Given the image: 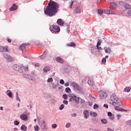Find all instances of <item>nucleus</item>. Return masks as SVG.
Listing matches in <instances>:
<instances>
[{
	"label": "nucleus",
	"instance_id": "1",
	"mask_svg": "<svg viewBox=\"0 0 131 131\" xmlns=\"http://www.w3.org/2000/svg\"><path fill=\"white\" fill-rule=\"evenodd\" d=\"M58 9H59V4L50 0L48 6L46 7L45 14L48 15L50 17H52V16H54L58 12Z\"/></svg>",
	"mask_w": 131,
	"mask_h": 131
},
{
	"label": "nucleus",
	"instance_id": "2",
	"mask_svg": "<svg viewBox=\"0 0 131 131\" xmlns=\"http://www.w3.org/2000/svg\"><path fill=\"white\" fill-rule=\"evenodd\" d=\"M120 102H121V100L118 98L115 94H112L110 99L108 101L109 104L116 107L115 109L117 111H121V112H127V110H124L119 107L120 105Z\"/></svg>",
	"mask_w": 131,
	"mask_h": 131
},
{
	"label": "nucleus",
	"instance_id": "3",
	"mask_svg": "<svg viewBox=\"0 0 131 131\" xmlns=\"http://www.w3.org/2000/svg\"><path fill=\"white\" fill-rule=\"evenodd\" d=\"M50 30L52 33H59V32L60 30V27H59L58 25H53L50 26Z\"/></svg>",
	"mask_w": 131,
	"mask_h": 131
},
{
	"label": "nucleus",
	"instance_id": "4",
	"mask_svg": "<svg viewBox=\"0 0 131 131\" xmlns=\"http://www.w3.org/2000/svg\"><path fill=\"white\" fill-rule=\"evenodd\" d=\"M69 98H70L69 101L70 102H75V103H77L78 104L79 103V97L73 95V94H69Z\"/></svg>",
	"mask_w": 131,
	"mask_h": 131
},
{
	"label": "nucleus",
	"instance_id": "5",
	"mask_svg": "<svg viewBox=\"0 0 131 131\" xmlns=\"http://www.w3.org/2000/svg\"><path fill=\"white\" fill-rule=\"evenodd\" d=\"M71 85L73 88V89L75 91H79L80 90V86L78 85V84L75 83V82H73L71 84Z\"/></svg>",
	"mask_w": 131,
	"mask_h": 131
},
{
	"label": "nucleus",
	"instance_id": "6",
	"mask_svg": "<svg viewBox=\"0 0 131 131\" xmlns=\"http://www.w3.org/2000/svg\"><path fill=\"white\" fill-rule=\"evenodd\" d=\"M3 56H4V58H5V59H7L8 62H12L13 57H12V56L7 54H4Z\"/></svg>",
	"mask_w": 131,
	"mask_h": 131
},
{
	"label": "nucleus",
	"instance_id": "7",
	"mask_svg": "<svg viewBox=\"0 0 131 131\" xmlns=\"http://www.w3.org/2000/svg\"><path fill=\"white\" fill-rule=\"evenodd\" d=\"M9 51V47L8 46H0V52L3 53L4 52H8Z\"/></svg>",
	"mask_w": 131,
	"mask_h": 131
},
{
	"label": "nucleus",
	"instance_id": "8",
	"mask_svg": "<svg viewBox=\"0 0 131 131\" xmlns=\"http://www.w3.org/2000/svg\"><path fill=\"white\" fill-rule=\"evenodd\" d=\"M108 95L107 94V93L105 92H102V93H100L99 95L100 99H105L107 98V96Z\"/></svg>",
	"mask_w": 131,
	"mask_h": 131
},
{
	"label": "nucleus",
	"instance_id": "9",
	"mask_svg": "<svg viewBox=\"0 0 131 131\" xmlns=\"http://www.w3.org/2000/svg\"><path fill=\"white\" fill-rule=\"evenodd\" d=\"M64 23H65V22L61 18H59L57 20V24L60 26H63V25H64Z\"/></svg>",
	"mask_w": 131,
	"mask_h": 131
},
{
	"label": "nucleus",
	"instance_id": "10",
	"mask_svg": "<svg viewBox=\"0 0 131 131\" xmlns=\"http://www.w3.org/2000/svg\"><path fill=\"white\" fill-rule=\"evenodd\" d=\"M104 13L107 15H115V12L109 9L104 10Z\"/></svg>",
	"mask_w": 131,
	"mask_h": 131
},
{
	"label": "nucleus",
	"instance_id": "11",
	"mask_svg": "<svg viewBox=\"0 0 131 131\" xmlns=\"http://www.w3.org/2000/svg\"><path fill=\"white\" fill-rule=\"evenodd\" d=\"M13 68L16 71H20L21 70V67L19 66L18 64H14L13 66Z\"/></svg>",
	"mask_w": 131,
	"mask_h": 131
},
{
	"label": "nucleus",
	"instance_id": "12",
	"mask_svg": "<svg viewBox=\"0 0 131 131\" xmlns=\"http://www.w3.org/2000/svg\"><path fill=\"white\" fill-rule=\"evenodd\" d=\"M88 84L90 85L91 86H94L95 85V82H94V80L92 79H89L88 81Z\"/></svg>",
	"mask_w": 131,
	"mask_h": 131
},
{
	"label": "nucleus",
	"instance_id": "13",
	"mask_svg": "<svg viewBox=\"0 0 131 131\" xmlns=\"http://www.w3.org/2000/svg\"><path fill=\"white\" fill-rule=\"evenodd\" d=\"M17 9H18V7H17L15 4H13L12 5V6L9 9V10L10 11H16V10H17Z\"/></svg>",
	"mask_w": 131,
	"mask_h": 131
},
{
	"label": "nucleus",
	"instance_id": "14",
	"mask_svg": "<svg viewBox=\"0 0 131 131\" xmlns=\"http://www.w3.org/2000/svg\"><path fill=\"white\" fill-rule=\"evenodd\" d=\"M47 55H48V52L45 51L42 55L39 56L40 59H45L47 57Z\"/></svg>",
	"mask_w": 131,
	"mask_h": 131
},
{
	"label": "nucleus",
	"instance_id": "15",
	"mask_svg": "<svg viewBox=\"0 0 131 131\" xmlns=\"http://www.w3.org/2000/svg\"><path fill=\"white\" fill-rule=\"evenodd\" d=\"M50 70H51V68L49 66H46L43 68V71L45 73H47V72H48V71H50Z\"/></svg>",
	"mask_w": 131,
	"mask_h": 131
},
{
	"label": "nucleus",
	"instance_id": "16",
	"mask_svg": "<svg viewBox=\"0 0 131 131\" xmlns=\"http://www.w3.org/2000/svg\"><path fill=\"white\" fill-rule=\"evenodd\" d=\"M20 119L22 120L25 121V120H27V119H28V118L27 117V115L23 114L20 116Z\"/></svg>",
	"mask_w": 131,
	"mask_h": 131
},
{
	"label": "nucleus",
	"instance_id": "17",
	"mask_svg": "<svg viewBox=\"0 0 131 131\" xmlns=\"http://www.w3.org/2000/svg\"><path fill=\"white\" fill-rule=\"evenodd\" d=\"M104 51L107 54H111V49L107 48V47H105L104 48Z\"/></svg>",
	"mask_w": 131,
	"mask_h": 131
},
{
	"label": "nucleus",
	"instance_id": "18",
	"mask_svg": "<svg viewBox=\"0 0 131 131\" xmlns=\"http://www.w3.org/2000/svg\"><path fill=\"white\" fill-rule=\"evenodd\" d=\"M89 113H90L87 110H85L84 111V113L83 114H84V118H85V119H88V118L89 117Z\"/></svg>",
	"mask_w": 131,
	"mask_h": 131
},
{
	"label": "nucleus",
	"instance_id": "19",
	"mask_svg": "<svg viewBox=\"0 0 131 131\" xmlns=\"http://www.w3.org/2000/svg\"><path fill=\"white\" fill-rule=\"evenodd\" d=\"M56 60L58 63H61V64H63V63H64L63 59H62V58H61L60 57H59L56 58Z\"/></svg>",
	"mask_w": 131,
	"mask_h": 131
},
{
	"label": "nucleus",
	"instance_id": "20",
	"mask_svg": "<svg viewBox=\"0 0 131 131\" xmlns=\"http://www.w3.org/2000/svg\"><path fill=\"white\" fill-rule=\"evenodd\" d=\"M107 115L110 117V119H111V120H113V119H114V115H112L111 112H108Z\"/></svg>",
	"mask_w": 131,
	"mask_h": 131
},
{
	"label": "nucleus",
	"instance_id": "21",
	"mask_svg": "<svg viewBox=\"0 0 131 131\" xmlns=\"http://www.w3.org/2000/svg\"><path fill=\"white\" fill-rule=\"evenodd\" d=\"M67 46L68 47H73V48H74V47H75L76 45H75V43L74 42H72L67 44Z\"/></svg>",
	"mask_w": 131,
	"mask_h": 131
},
{
	"label": "nucleus",
	"instance_id": "22",
	"mask_svg": "<svg viewBox=\"0 0 131 131\" xmlns=\"http://www.w3.org/2000/svg\"><path fill=\"white\" fill-rule=\"evenodd\" d=\"M123 92L124 93H128V92H130V88L126 87V88H124Z\"/></svg>",
	"mask_w": 131,
	"mask_h": 131
},
{
	"label": "nucleus",
	"instance_id": "23",
	"mask_svg": "<svg viewBox=\"0 0 131 131\" xmlns=\"http://www.w3.org/2000/svg\"><path fill=\"white\" fill-rule=\"evenodd\" d=\"M23 77L25 78H28L30 79V80H33V79L31 78L30 75H28V74H24Z\"/></svg>",
	"mask_w": 131,
	"mask_h": 131
},
{
	"label": "nucleus",
	"instance_id": "24",
	"mask_svg": "<svg viewBox=\"0 0 131 131\" xmlns=\"http://www.w3.org/2000/svg\"><path fill=\"white\" fill-rule=\"evenodd\" d=\"M21 130L26 131L27 130V127L25 126V125H23L20 127Z\"/></svg>",
	"mask_w": 131,
	"mask_h": 131
},
{
	"label": "nucleus",
	"instance_id": "25",
	"mask_svg": "<svg viewBox=\"0 0 131 131\" xmlns=\"http://www.w3.org/2000/svg\"><path fill=\"white\" fill-rule=\"evenodd\" d=\"M124 7L125 9H127V10H130L131 9V6L128 4H125Z\"/></svg>",
	"mask_w": 131,
	"mask_h": 131
},
{
	"label": "nucleus",
	"instance_id": "26",
	"mask_svg": "<svg viewBox=\"0 0 131 131\" xmlns=\"http://www.w3.org/2000/svg\"><path fill=\"white\" fill-rule=\"evenodd\" d=\"M90 115H91V116H93V117H97V113L95 112H91L90 113Z\"/></svg>",
	"mask_w": 131,
	"mask_h": 131
},
{
	"label": "nucleus",
	"instance_id": "27",
	"mask_svg": "<svg viewBox=\"0 0 131 131\" xmlns=\"http://www.w3.org/2000/svg\"><path fill=\"white\" fill-rule=\"evenodd\" d=\"M26 47V44H23L19 46V49L21 51H22L23 50H24V49H25Z\"/></svg>",
	"mask_w": 131,
	"mask_h": 131
},
{
	"label": "nucleus",
	"instance_id": "28",
	"mask_svg": "<svg viewBox=\"0 0 131 131\" xmlns=\"http://www.w3.org/2000/svg\"><path fill=\"white\" fill-rule=\"evenodd\" d=\"M75 12H76V13H77L78 14H80V13L81 12V10H80V9H79V8L77 7H76Z\"/></svg>",
	"mask_w": 131,
	"mask_h": 131
},
{
	"label": "nucleus",
	"instance_id": "29",
	"mask_svg": "<svg viewBox=\"0 0 131 131\" xmlns=\"http://www.w3.org/2000/svg\"><path fill=\"white\" fill-rule=\"evenodd\" d=\"M98 14L100 15H103V13H104V11H103L102 9H98Z\"/></svg>",
	"mask_w": 131,
	"mask_h": 131
},
{
	"label": "nucleus",
	"instance_id": "30",
	"mask_svg": "<svg viewBox=\"0 0 131 131\" xmlns=\"http://www.w3.org/2000/svg\"><path fill=\"white\" fill-rule=\"evenodd\" d=\"M66 92L67 93H68V94H69L70 93V92H71V89H70V88H67L65 90Z\"/></svg>",
	"mask_w": 131,
	"mask_h": 131
},
{
	"label": "nucleus",
	"instance_id": "31",
	"mask_svg": "<svg viewBox=\"0 0 131 131\" xmlns=\"http://www.w3.org/2000/svg\"><path fill=\"white\" fill-rule=\"evenodd\" d=\"M101 122L104 124H107V120L105 119H101Z\"/></svg>",
	"mask_w": 131,
	"mask_h": 131
},
{
	"label": "nucleus",
	"instance_id": "32",
	"mask_svg": "<svg viewBox=\"0 0 131 131\" xmlns=\"http://www.w3.org/2000/svg\"><path fill=\"white\" fill-rule=\"evenodd\" d=\"M62 98L64 100H67V99H68V96L67 94H63L62 95Z\"/></svg>",
	"mask_w": 131,
	"mask_h": 131
},
{
	"label": "nucleus",
	"instance_id": "33",
	"mask_svg": "<svg viewBox=\"0 0 131 131\" xmlns=\"http://www.w3.org/2000/svg\"><path fill=\"white\" fill-rule=\"evenodd\" d=\"M34 129L35 131H38L39 130V127L38 125H36L34 127Z\"/></svg>",
	"mask_w": 131,
	"mask_h": 131
},
{
	"label": "nucleus",
	"instance_id": "34",
	"mask_svg": "<svg viewBox=\"0 0 131 131\" xmlns=\"http://www.w3.org/2000/svg\"><path fill=\"white\" fill-rule=\"evenodd\" d=\"M101 42H102V41H101V40H99L98 41V42H97V43L96 47H100V45H101Z\"/></svg>",
	"mask_w": 131,
	"mask_h": 131
},
{
	"label": "nucleus",
	"instance_id": "35",
	"mask_svg": "<svg viewBox=\"0 0 131 131\" xmlns=\"http://www.w3.org/2000/svg\"><path fill=\"white\" fill-rule=\"evenodd\" d=\"M65 107V105H64V104H61L60 107H59V109L60 110H63V109H64V107Z\"/></svg>",
	"mask_w": 131,
	"mask_h": 131
},
{
	"label": "nucleus",
	"instance_id": "36",
	"mask_svg": "<svg viewBox=\"0 0 131 131\" xmlns=\"http://www.w3.org/2000/svg\"><path fill=\"white\" fill-rule=\"evenodd\" d=\"M93 108L94 109H98V108H99V105L97 104H95Z\"/></svg>",
	"mask_w": 131,
	"mask_h": 131
},
{
	"label": "nucleus",
	"instance_id": "37",
	"mask_svg": "<svg viewBox=\"0 0 131 131\" xmlns=\"http://www.w3.org/2000/svg\"><path fill=\"white\" fill-rule=\"evenodd\" d=\"M101 62L103 64H105V63H106V58H103L102 60H101Z\"/></svg>",
	"mask_w": 131,
	"mask_h": 131
},
{
	"label": "nucleus",
	"instance_id": "38",
	"mask_svg": "<svg viewBox=\"0 0 131 131\" xmlns=\"http://www.w3.org/2000/svg\"><path fill=\"white\" fill-rule=\"evenodd\" d=\"M63 104H64L65 105H68V101L66 100H64L63 101Z\"/></svg>",
	"mask_w": 131,
	"mask_h": 131
},
{
	"label": "nucleus",
	"instance_id": "39",
	"mask_svg": "<svg viewBox=\"0 0 131 131\" xmlns=\"http://www.w3.org/2000/svg\"><path fill=\"white\" fill-rule=\"evenodd\" d=\"M111 6H112L114 8H116V4H115V3H112Z\"/></svg>",
	"mask_w": 131,
	"mask_h": 131
},
{
	"label": "nucleus",
	"instance_id": "40",
	"mask_svg": "<svg viewBox=\"0 0 131 131\" xmlns=\"http://www.w3.org/2000/svg\"><path fill=\"white\" fill-rule=\"evenodd\" d=\"M48 82H52L53 81V78H50L47 80Z\"/></svg>",
	"mask_w": 131,
	"mask_h": 131
},
{
	"label": "nucleus",
	"instance_id": "41",
	"mask_svg": "<svg viewBox=\"0 0 131 131\" xmlns=\"http://www.w3.org/2000/svg\"><path fill=\"white\" fill-rule=\"evenodd\" d=\"M84 99L80 98L79 99V103H84Z\"/></svg>",
	"mask_w": 131,
	"mask_h": 131
},
{
	"label": "nucleus",
	"instance_id": "42",
	"mask_svg": "<svg viewBox=\"0 0 131 131\" xmlns=\"http://www.w3.org/2000/svg\"><path fill=\"white\" fill-rule=\"evenodd\" d=\"M57 126V125L56 124H53L52 125V127H53V128H56Z\"/></svg>",
	"mask_w": 131,
	"mask_h": 131
},
{
	"label": "nucleus",
	"instance_id": "43",
	"mask_svg": "<svg viewBox=\"0 0 131 131\" xmlns=\"http://www.w3.org/2000/svg\"><path fill=\"white\" fill-rule=\"evenodd\" d=\"M14 124L15 125H19V122L18 121H14Z\"/></svg>",
	"mask_w": 131,
	"mask_h": 131
},
{
	"label": "nucleus",
	"instance_id": "44",
	"mask_svg": "<svg viewBox=\"0 0 131 131\" xmlns=\"http://www.w3.org/2000/svg\"><path fill=\"white\" fill-rule=\"evenodd\" d=\"M23 68L26 71H27V70H28V67H23Z\"/></svg>",
	"mask_w": 131,
	"mask_h": 131
},
{
	"label": "nucleus",
	"instance_id": "45",
	"mask_svg": "<svg viewBox=\"0 0 131 131\" xmlns=\"http://www.w3.org/2000/svg\"><path fill=\"white\" fill-rule=\"evenodd\" d=\"M7 95L8 96V97H9V98H12V92H10L7 94Z\"/></svg>",
	"mask_w": 131,
	"mask_h": 131
},
{
	"label": "nucleus",
	"instance_id": "46",
	"mask_svg": "<svg viewBox=\"0 0 131 131\" xmlns=\"http://www.w3.org/2000/svg\"><path fill=\"white\" fill-rule=\"evenodd\" d=\"M60 83L61 84H64V80H60Z\"/></svg>",
	"mask_w": 131,
	"mask_h": 131
},
{
	"label": "nucleus",
	"instance_id": "47",
	"mask_svg": "<svg viewBox=\"0 0 131 131\" xmlns=\"http://www.w3.org/2000/svg\"><path fill=\"white\" fill-rule=\"evenodd\" d=\"M71 124H70V123H68L67 125H66V127H70V126H71Z\"/></svg>",
	"mask_w": 131,
	"mask_h": 131
},
{
	"label": "nucleus",
	"instance_id": "48",
	"mask_svg": "<svg viewBox=\"0 0 131 131\" xmlns=\"http://www.w3.org/2000/svg\"><path fill=\"white\" fill-rule=\"evenodd\" d=\"M73 1H72L71 3V5L70 6V8L71 9L72 8V6H73Z\"/></svg>",
	"mask_w": 131,
	"mask_h": 131
},
{
	"label": "nucleus",
	"instance_id": "49",
	"mask_svg": "<svg viewBox=\"0 0 131 131\" xmlns=\"http://www.w3.org/2000/svg\"><path fill=\"white\" fill-rule=\"evenodd\" d=\"M127 14L129 16H131V10H129L128 12H127Z\"/></svg>",
	"mask_w": 131,
	"mask_h": 131
},
{
	"label": "nucleus",
	"instance_id": "50",
	"mask_svg": "<svg viewBox=\"0 0 131 131\" xmlns=\"http://www.w3.org/2000/svg\"><path fill=\"white\" fill-rule=\"evenodd\" d=\"M64 85H66V86H69V83L68 82V83H64Z\"/></svg>",
	"mask_w": 131,
	"mask_h": 131
},
{
	"label": "nucleus",
	"instance_id": "51",
	"mask_svg": "<svg viewBox=\"0 0 131 131\" xmlns=\"http://www.w3.org/2000/svg\"><path fill=\"white\" fill-rule=\"evenodd\" d=\"M72 117H75L76 116V114H72Z\"/></svg>",
	"mask_w": 131,
	"mask_h": 131
},
{
	"label": "nucleus",
	"instance_id": "52",
	"mask_svg": "<svg viewBox=\"0 0 131 131\" xmlns=\"http://www.w3.org/2000/svg\"><path fill=\"white\" fill-rule=\"evenodd\" d=\"M35 66H36V67H39L40 64H39V63H36Z\"/></svg>",
	"mask_w": 131,
	"mask_h": 131
},
{
	"label": "nucleus",
	"instance_id": "53",
	"mask_svg": "<svg viewBox=\"0 0 131 131\" xmlns=\"http://www.w3.org/2000/svg\"><path fill=\"white\" fill-rule=\"evenodd\" d=\"M117 117L118 119H120V115H117Z\"/></svg>",
	"mask_w": 131,
	"mask_h": 131
},
{
	"label": "nucleus",
	"instance_id": "54",
	"mask_svg": "<svg viewBox=\"0 0 131 131\" xmlns=\"http://www.w3.org/2000/svg\"><path fill=\"white\" fill-rule=\"evenodd\" d=\"M16 100H17V101H20V98H19V96H16Z\"/></svg>",
	"mask_w": 131,
	"mask_h": 131
},
{
	"label": "nucleus",
	"instance_id": "55",
	"mask_svg": "<svg viewBox=\"0 0 131 131\" xmlns=\"http://www.w3.org/2000/svg\"><path fill=\"white\" fill-rule=\"evenodd\" d=\"M104 106L105 107V108H108V104H104Z\"/></svg>",
	"mask_w": 131,
	"mask_h": 131
},
{
	"label": "nucleus",
	"instance_id": "56",
	"mask_svg": "<svg viewBox=\"0 0 131 131\" xmlns=\"http://www.w3.org/2000/svg\"><path fill=\"white\" fill-rule=\"evenodd\" d=\"M97 48L98 49V50H102V47L98 46V47H97Z\"/></svg>",
	"mask_w": 131,
	"mask_h": 131
},
{
	"label": "nucleus",
	"instance_id": "57",
	"mask_svg": "<svg viewBox=\"0 0 131 131\" xmlns=\"http://www.w3.org/2000/svg\"><path fill=\"white\" fill-rule=\"evenodd\" d=\"M107 131H114V130L111 129L110 128H107Z\"/></svg>",
	"mask_w": 131,
	"mask_h": 131
},
{
	"label": "nucleus",
	"instance_id": "58",
	"mask_svg": "<svg viewBox=\"0 0 131 131\" xmlns=\"http://www.w3.org/2000/svg\"><path fill=\"white\" fill-rule=\"evenodd\" d=\"M8 42H11L12 41V40L10 39H8Z\"/></svg>",
	"mask_w": 131,
	"mask_h": 131
},
{
	"label": "nucleus",
	"instance_id": "59",
	"mask_svg": "<svg viewBox=\"0 0 131 131\" xmlns=\"http://www.w3.org/2000/svg\"><path fill=\"white\" fill-rule=\"evenodd\" d=\"M43 125H45V126H46V122L43 121Z\"/></svg>",
	"mask_w": 131,
	"mask_h": 131
},
{
	"label": "nucleus",
	"instance_id": "60",
	"mask_svg": "<svg viewBox=\"0 0 131 131\" xmlns=\"http://www.w3.org/2000/svg\"><path fill=\"white\" fill-rule=\"evenodd\" d=\"M53 89H56V85H53Z\"/></svg>",
	"mask_w": 131,
	"mask_h": 131
},
{
	"label": "nucleus",
	"instance_id": "61",
	"mask_svg": "<svg viewBox=\"0 0 131 131\" xmlns=\"http://www.w3.org/2000/svg\"><path fill=\"white\" fill-rule=\"evenodd\" d=\"M108 56H106L105 58V59H108Z\"/></svg>",
	"mask_w": 131,
	"mask_h": 131
},
{
	"label": "nucleus",
	"instance_id": "62",
	"mask_svg": "<svg viewBox=\"0 0 131 131\" xmlns=\"http://www.w3.org/2000/svg\"><path fill=\"white\" fill-rule=\"evenodd\" d=\"M34 121L35 122H36V119H34Z\"/></svg>",
	"mask_w": 131,
	"mask_h": 131
},
{
	"label": "nucleus",
	"instance_id": "63",
	"mask_svg": "<svg viewBox=\"0 0 131 131\" xmlns=\"http://www.w3.org/2000/svg\"><path fill=\"white\" fill-rule=\"evenodd\" d=\"M0 110H3V106H1V107Z\"/></svg>",
	"mask_w": 131,
	"mask_h": 131
},
{
	"label": "nucleus",
	"instance_id": "64",
	"mask_svg": "<svg viewBox=\"0 0 131 131\" xmlns=\"http://www.w3.org/2000/svg\"><path fill=\"white\" fill-rule=\"evenodd\" d=\"M18 93L16 92V97H18Z\"/></svg>",
	"mask_w": 131,
	"mask_h": 131
}]
</instances>
